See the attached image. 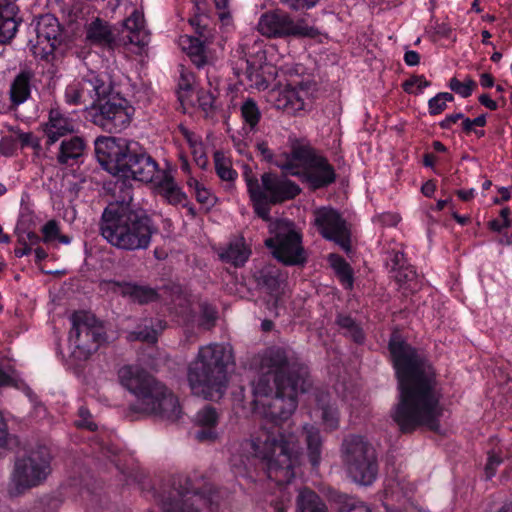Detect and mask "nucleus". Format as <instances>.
Listing matches in <instances>:
<instances>
[{"label": "nucleus", "mask_w": 512, "mask_h": 512, "mask_svg": "<svg viewBox=\"0 0 512 512\" xmlns=\"http://www.w3.org/2000/svg\"><path fill=\"white\" fill-rule=\"evenodd\" d=\"M388 350L398 381L397 403L390 413L392 420L404 434L420 427L438 431L443 408L432 363L396 332L390 336Z\"/></svg>", "instance_id": "obj_1"}, {"label": "nucleus", "mask_w": 512, "mask_h": 512, "mask_svg": "<svg viewBox=\"0 0 512 512\" xmlns=\"http://www.w3.org/2000/svg\"><path fill=\"white\" fill-rule=\"evenodd\" d=\"M241 450L247 462L233 456L231 462L236 476L248 474L251 456L260 462L267 477L278 485L289 484L294 478L300 443L293 432H265L259 437L244 440L241 443Z\"/></svg>", "instance_id": "obj_2"}, {"label": "nucleus", "mask_w": 512, "mask_h": 512, "mask_svg": "<svg viewBox=\"0 0 512 512\" xmlns=\"http://www.w3.org/2000/svg\"><path fill=\"white\" fill-rule=\"evenodd\" d=\"M117 187L123 190L118 200L109 203L99 221L100 235L116 249L132 252L146 250L157 228L144 211L130 208L133 200L131 188L121 182Z\"/></svg>", "instance_id": "obj_3"}, {"label": "nucleus", "mask_w": 512, "mask_h": 512, "mask_svg": "<svg viewBox=\"0 0 512 512\" xmlns=\"http://www.w3.org/2000/svg\"><path fill=\"white\" fill-rule=\"evenodd\" d=\"M95 155L102 166L110 174L117 176L114 189L125 182L132 189L131 181L143 183L156 182L160 170L156 160L138 142L125 138L99 137L95 141Z\"/></svg>", "instance_id": "obj_4"}, {"label": "nucleus", "mask_w": 512, "mask_h": 512, "mask_svg": "<svg viewBox=\"0 0 512 512\" xmlns=\"http://www.w3.org/2000/svg\"><path fill=\"white\" fill-rule=\"evenodd\" d=\"M117 375L120 384L137 398L136 403L130 406L132 412L153 414L171 422L180 418L178 398L141 366L124 365Z\"/></svg>", "instance_id": "obj_5"}, {"label": "nucleus", "mask_w": 512, "mask_h": 512, "mask_svg": "<svg viewBox=\"0 0 512 512\" xmlns=\"http://www.w3.org/2000/svg\"><path fill=\"white\" fill-rule=\"evenodd\" d=\"M232 363L233 351L229 345L211 343L200 347L187 371L192 393L204 399L220 398L227 387V367Z\"/></svg>", "instance_id": "obj_6"}, {"label": "nucleus", "mask_w": 512, "mask_h": 512, "mask_svg": "<svg viewBox=\"0 0 512 512\" xmlns=\"http://www.w3.org/2000/svg\"><path fill=\"white\" fill-rule=\"evenodd\" d=\"M288 147V155L277 162L285 174L300 178L313 190L328 187L336 181L333 165L306 137L290 135Z\"/></svg>", "instance_id": "obj_7"}, {"label": "nucleus", "mask_w": 512, "mask_h": 512, "mask_svg": "<svg viewBox=\"0 0 512 512\" xmlns=\"http://www.w3.org/2000/svg\"><path fill=\"white\" fill-rule=\"evenodd\" d=\"M260 369L257 380L252 382L254 410H257V398L269 397L273 392L272 384L311 382L308 367L291 351L282 347L273 346L266 349L261 357Z\"/></svg>", "instance_id": "obj_8"}, {"label": "nucleus", "mask_w": 512, "mask_h": 512, "mask_svg": "<svg viewBox=\"0 0 512 512\" xmlns=\"http://www.w3.org/2000/svg\"><path fill=\"white\" fill-rule=\"evenodd\" d=\"M341 459L349 476L358 484L370 485L377 476L375 449L360 435H347L341 444Z\"/></svg>", "instance_id": "obj_9"}, {"label": "nucleus", "mask_w": 512, "mask_h": 512, "mask_svg": "<svg viewBox=\"0 0 512 512\" xmlns=\"http://www.w3.org/2000/svg\"><path fill=\"white\" fill-rule=\"evenodd\" d=\"M72 327L69 342L72 354L78 360H86L106 341V332L102 323L94 314L87 311H75L70 316Z\"/></svg>", "instance_id": "obj_10"}, {"label": "nucleus", "mask_w": 512, "mask_h": 512, "mask_svg": "<svg viewBox=\"0 0 512 512\" xmlns=\"http://www.w3.org/2000/svg\"><path fill=\"white\" fill-rule=\"evenodd\" d=\"M133 112V107L125 98L111 95L110 92L88 108V118L108 133H119L130 125Z\"/></svg>", "instance_id": "obj_11"}, {"label": "nucleus", "mask_w": 512, "mask_h": 512, "mask_svg": "<svg viewBox=\"0 0 512 512\" xmlns=\"http://www.w3.org/2000/svg\"><path fill=\"white\" fill-rule=\"evenodd\" d=\"M51 457L46 449L31 451L18 458L12 473V495H20L26 490L43 483L51 472Z\"/></svg>", "instance_id": "obj_12"}, {"label": "nucleus", "mask_w": 512, "mask_h": 512, "mask_svg": "<svg viewBox=\"0 0 512 512\" xmlns=\"http://www.w3.org/2000/svg\"><path fill=\"white\" fill-rule=\"evenodd\" d=\"M163 512H214L209 497L199 493L187 477L173 479L172 489L161 499Z\"/></svg>", "instance_id": "obj_13"}, {"label": "nucleus", "mask_w": 512, "mask_h": 512, "mask_svg": "<svg viewBox=\"0 0 512 512\" xmlns=\"http://www.w3.org/2000/svg\"><path fill=\"white\" fill-rule=\"evenodd\" d=\"M273 392L270 399L262 404V414L274 423L288 420L298 406V394L307 392L312 382H293L288 384H272Z\"/></svg>", "instance_id": "obj_14"}, {"label": "nucleus", "mask_w": 512, "mask_h": 512, "mask_svg": "<svg viewBox=\"0 0 512 512\" xmlns=\"http://www.w3.org/2000/svg\"><path fill=\"white\" fill-rule=\"evenodd\" d=\"M258 31L269 38L289 36L314 38L319 34L318 29L308 25L305 19L294 21L288 13L280 10L263 14L258 22Z\"/></svg>", "instance_id": "obj_15"}, {"label": "nucleus", "mask_w": 512, "mask_h": 512, "mask_svg": "<svg viewBox=\"0 0 512 512\" xmlns=\"http://www.w3.org/2000/svg\"><path fill=\"white\" fill-rule=\"evenodd\" d=\"M314 226L321 236L335 242L344 251L351 249L350 231L346 220L332 207H320L313 212Z\"/></svg>", "instance_id": "obj_16"}, {"label": "nucleus", "mask_w": 512, "mask_h": 512, "mask_svg": "<svg viewBox=\"0 0 512 512\" xmlns=\"http://www.w3.org/2000/svg\"><path fill=\"white\" fill-rule=\"evenodd\" d=\"M111 85L98 75L91 72L80 81L68 85L65 89V100L70 105H84L88 110L100 97L111 92Z\"/></svg>", "instance_id": "obj_17"}, {"label": "nucleus", "mask_w": 512, "mask_h": 512, "mask_svg": "<svg viewBox=\"0 0 512 512\" xmlns=\"http://www.w3.org/2000/svg\"><path fill=\"white\" fill-rule=\"evenodd\" d=\"M302 237L295 230L279 231L272 238L265 240V245L272 250L273 256L285 265H299L306 260Z\"/></svg>", "instance_id": "obj_18"}, {"label": "nucleus", "mask_w": 512, "mask_h": 512, "mask_svg": "<svg viewBox=\"0 0 512 512\" xmlns=\"http://www.w3.org/2000/svg\"><path fill=\"white\" fill-rule=\"evenodd\" d=\"M34 31L37 42L33 45L35 55H47L54 51L61 35V28L58 19L52 14H44L37 18Z\"/></svg>", "instance_id": "obj_19"}, {"label": "nucleus", "mask_w": 512, "mask_h": 512, "mask_svg": "<svg viewBox=\"0 0 512 512\" xmlns=\"http://www.w3.org/2000/svg\"><path fill=\"white\" fill-rule=\"evenodd\" d=\"M260 186L272 204L294 199L301 192L295 182L270 172L261 176Z\"/></svg>", "instance_id": "obj_20"}, {"label": "nucleus", "mask_w": 512, "mask_h": 512, "mask_svg": "<svg viewBox=\"0 0 512 512\" xmlns=\"http://www.w3.org/2000/svg\"><path fill=\"white\" fill-rule=\"evenodd\" d=\"M36 73L30 67L21 68L13 80L9 88V99L12 105L19 106L26 102L30 97L33 89H36Z\"/></svg>", "instance_id": "obj_21"}, {"label": "nucleus", "mask_w": 512, "mask_h": 512, "mask_svg": "<svg viewBox=\"0 0 512 512\" xmlns=\"http://www.w3.org/2000/svg\"><path fill=\"white\" fill-rule=\"evenodd\" d=\"M74 131L75 124L71 118L66 116L59 108L50 109L48 121L44 124L47 147Z\"/></svg>", "instance_id": "obj_22"}, {"label": "nucleus", "mask_w": 512, "mask_h": 512, "mask_svg": "<svg viewBox=\"0 0 512 512\" xmlns=\"http://www.w3.org/2000/svg\"><path fill=\"white\" fill-rule=\"evenodd\" d=\"M194 438L199 442H213L218 438L217 425L219 414L212 406H205L195 416Z\"/></svg>", "instance_id": "obj_23"}, {"label": "nucleus", "mask_w": 512, "mask_h": 512, "mask_svg": "<svg viewBox=\"0 0 512 512\" xmlns=\"http://www.w3.org/2000/svg\"><path fill=\"white\" fill-rule=\"evenodd\" d=\"M254 278L258 287L268 293L275 302L282 293L283 275L279 268L273 265H265L255 272Z\"/></svg>", "instance_id": "obj_24"}, {"label": "nucleus", "mask_w": 512, "mask_h": 512, "mask_svg": "<svg viewBox=\"0 0 512 512\" xmlns=\"http://www.w3.org/2000/svg\"><path fill=\"white\" fill-rule=\"evenodd\" d=\"M244 178L255 213L263 220H269L270 205L273 204L267 198L265 192L262 191L258 179L252 174L250 169L246 168Z\"/></svg>", "instance_id": "obj_25"}, {"label": "nucleus", "mask_w": 512, "mask_h": 512, "mask_svg": "<svg viewBox=\"0 0 512 512\" xmlns=\"http://www.w3.org/2000/svg\"><path fill=\"white\" fill-rule=\"evenodd\" d=\"M116 286L121 296L128 298L131 302L139 305H146L159 300L160 295L157 289L148 285H141L136 282H117Z\"/></svg>", "instance_id": "obj_26"}, {"label": "nucleus", "mask_w": 512, "mask_h": 512, "mask_svg": "<svg viewBox=\"0 0 512 512\" xmlns=\"http://www.w3.org/2000/svg\"><path fill=\"white\" fill-rule=\"evenodd\" d=\"M303 94H306V91L302 87L298 89L287 85L276 93L273 100L274 106L278 110H283L289 114L303 110L305 105Z\"/></svg>", "instance_id": "obj_27"}, {"label": "nucleus", "mask_w": 512, "mask_h": 512, "mask_svg": "<svg viewBox=\"0 0 512 512\" xmlns=\"http://www.w3.org/2000/svg\"><path fill=\"white\" fill-rule=\"evenodd\" d=\"M85 149L86 142L82 137L65 138L59 145L56 155L57 162L60 165L71 166L83 156Z\"/></svg>", "instance_id": "obj_28"}, {"label": "nucleus", "mask_w": 512, "mask_h": 512, "mask_svg": "<svg viewBox=\"0 0 512 512\" xmlns=\"http://www.w3.org/2000/svg\"><path fill=\"white\" fill-rule=\"evenodd\" d=\"M86 40L92 45L108 48L115 44V36L110 25L100 18L86 25Z\"/></svg>", "instance_id": "obj_29"}, {"label": "nucleus", "mask_w": 512, "mask_h": 512, "mask_svg": "<svg viewBox=\"0 0 512 512\" xmlns=\"http://www.w3.org/2000/svg\"><path fill=\"white\" fill-rule=\"evenodd\" d=\"M245 71L242 73L250 86H253L259 90L266 89L269 86L270 81L273 79L274 67L269 64L256 65L249 60L244 61Z\"/></svg>", "instance_id": "obj_30"}, {"label": "nucleus", "mask_w": 512, "mask_h": 512, "mask_svg": "<svg viewBox=\"0 0 512 512\" xmlns=\"http://www.w3.org/2000/svg\"><path fill=\"white\" fill-rule=\"evenodd\" d=\"M318 410L321 411V420L326 431H334L338 429L340 415L337 406L331 401L328 393L320 392L316 396Z\"/></svg>", "instance_id": "obj_31"}, {"label": "nucleus", "mask_w": 512, "mask_h": 512, "mask_svg": "<svg viewBox=\"0 0 512 512\" xmlns=\"http://www.w3.org/2000/svg\"><path fill=\"white\" fill-rule=\"evenodd\" d=\"M180 44L197 69L209 64L205 43L200 38L185 35L180 38Z\"/></svg>", "instance_id": "obj_32"}, {"label": "nucleus", "mask_w": 512, "mask_h": 512, "mask_svg": "<svg viewBox=\"0 0 512 512\" xmlns=\"http://www.w3.org/2000/svg\"><path fill=\"white\" fill-rule=\"evenodd\" d=\"M165 326L166 323L161 319H145L136 330L127 334V339L153 344L157 342L158 336L165 329Z\"/></svg>", "instance_id": "obj_33"}, {"label": "nucleus", "mask_w": 512, "mask_h": 512, "mask_svg": "<svg viewBox=\"0 0 512 512\" xmlns=\"http://www.w3.org/2000/svg\"><path fill=\"white\" fill-rule=\"evenodd\" d=\"M250 254L251 250L246 246L244 238L239 237L231 240L227 247L219 253V257L226 263L241 267L246 263Z\"/></svg>", "instance_id": "obj_34"}, {"label": "nucleus", "mask_w": 512, "mask_h": 512, "mask_svg": "<svg viewBox=\"0 0 512 512\" xmlns=\"http://www.w3.org/2000/svg\"><path fill=\"white\" fill-rule=\"evenodd\" d=\"M302 431L305 436L309 461L316 468L321 462L322 438L320 430L314 425L305 424Z\"/></svg>", "instance_id": "obj_35"}, {"label": "nucleus", "mask_w": 512, "mask_h": 512, "mask_svg": "<svg viewBox=\"0 0 512 512\" xmlns=\"http://www.w3.org/2000/svg\"><path fill=\"white\" fill-rule=\"evenodd\" d=\"M297 512H328L325 502L309 488L299 491L296 500Z\"/></svg>", "instance_id": "obj_36"}, {"label": "nucleus", "mask_w": 512, "mask_h": 512, "mask_svg": "<svg viewBox=\"0 0 512 512\" xmlns=\"http://www.w3.org/2000/svg\"><path fill=\"white\" fill-rule=\"evenodd\" d=\"M159 193L172 205H178L186 200V195L176 185L173 178L164 174L156 179Z\"/></svg>", "instance_id": "obj_37"}, {"label": "nucleus", "mask_w": 512, "mask_h": 512, "mask_svg": "<svg viewBox=\"0 0 512 512\" xmlns=\"http://www.w3.org/2000/svg\"><path fill=\"white\" fill-rule=\"evenodd\" d=\"M335 323L342 331L345 337L350 338L357 344H362L365 341V333L361 325L347 314H338Z\"/></svg>", "instance_id": "obj_38"}, {"label": "nucleus", "mask_w": 512, "mask_h": 512, "mask_svg": "<svg viewBox=\"0 0 512 512\" xmlns=\"http://www.w3.org/2000/svg\"><path fill=\"white\" fill-rule=\"evenodd\" d=\"M328 260L342 286L352 289L354 276L350 264L338 254H330Z\"/></svg>", "instance_id": "obj_39"}, {"label": "nucleus", "mask_w": 512, "mask_h": 512, "mask_svg": "<svg viewBox=\"0 0 512 512\" xmlns=\"http://www.w3.org/2000/svg\"><path fill=\"white\" fill-rule=\"evenodd\" d=\"M241 119L250 132L257 131L262 113L256 101L252 98L245 99L240 105Z\"/></svg>", "instance_id": "obj_40"}, {"label": "nucleus", "mask_w": 512, "mask_h": 512, "mask_svg": "<svg viewBox=\"0 0 512 512\" xmlns=\"http://www.w3.org/2000/svg\"><path fill=\"white\" fill-rule=\"evenodd\" d=\"M215 171L218 177L227 182H233L237 178V172L232 168V162L223 152L214 153Z\"/></svg>", "instance_id": "obj_41"}, {"label": "nucleus", "mask_w": 512, "mask_h": 512, "mask_svg": "<svg viewBox=\"0 0 512 512\" xmlns=\"http://www.w3.org/2000/svg\"><path fill=\"white\" fill-rule=\"evenodd\" d=\"M337 512H372L369 506L358 498L344 495L341 497Z\"/></svg>", "instance_id": "obj_42"}, {"label": "nucleus", "mask_w": 512, "mask_h": 512, "mask_svg": "<svg viewBox=\"0 0 512 512\" xmlns=\"http://www.w3.org/2000/svg\"><path fill=\"white\" fill-rule=\"evenodd\" d=\"M453 100L454 96L449 92L438 93L428 101L430 115L435 116L441 114L447 108V103Z\"/></svg>", "instance_id": "obj_43"}, {"label": "nucleus", "mask_w": 512, "mask_h": 512, "mask_svg": "<svg viewBox=\"0 0 512 512\" xmlns=\"http://www.w3.org/2000/svg\"><path fill=\"white\" fill-rule=\"evenodd\" d=\"M143 25V16L136 10L124 21L125 28L132 33V36L129 37L131 43L140 44V41H136L135 37L143 29Z\"/></svg>", "instance_id": "obj_44"}, {"label": "nucleus", "mask_w": 512, "mask_h": 512, "mask_svg": "<svg viewBox=\"0 0 512 512\" xmlns=\"http://www.w3.org/2000/svg\"><path fill=\"white\" fill-rule=\"evenodd\" d=\"M475 87L476 82L471 78H468L465 82H461L456 77H453L449 81V88L463 98L469 97Z\"/></svg>", "instance_id": "obj_45"}, {"label": "nucleus", "mask_w": 512, "mask_h": 512, "mask_svg": "<svg viewBox=\"0 0 512 512\" xmlns=\"http://www.w3.org/2000/svg\"><path fill=\"white\" fill-rule=\"evenodd\" d=\"M77 417L74 422L77 428L87 429L89 431L97 430V424L93 421L90 411L85 406L79 407Z\"/></svg>", "instance_id": "obj_46"}, {"label": "nucleus", "mask_w": 512, "mask_h": 512, "mask_svg": "<svg viewBox=\"0 0 512 512\" xmlns=\"http://www.w3.org/2000/svg\"><path fill=\"white\" fill-rule=\"evenodd\" d=\"M257 151L262 156L263 160L267 161L268 163L274 164L279 168V165L277 164L278 161L282 160V158L286 155H288L289 152H283L279 155H274L271 149L268 146V143L266 141H260L256 144Z\"/></svg>", "instance_id": "obj_47"}, {"label": "nucleus", "mask_w": 512, "mask_h": 512, "mask_svg": "<svg viewBox=\"0 0 512 512\" xmlns=\"http://www.w3.org/2000/svg\"><path fill=\"white\" fill-rule=\"evenodd\" d=\"M430 85V81L426 80L423 75H413L403 82L402 88L406 93L412 94L414 93V86H417L419 92H421L424 88L429 87Z\"/></svg>", "instance_id": "obj_48"}, {"label": "nucleus", "mask_w": 512, "mask_h": 512, "mask_svg": "<svg viewBox=\"0 0 512 512\" xmlns=\"http://www.w3.org/2000/svg\"><path fill=\"white\" fill-rule=\"evenodd\" d=\"M503 462V457L500 453L491 451L488 452L487 462L484 467L486 479H491L497 471L499 465Z\"/></svg>", "instance_id": "obj_49"}, {"label": "nucleus", "mask_w": 512, "mask_h": 512, "mask_svg": "<svg viewBox=\"0 0 512 512\" xmlns=\"http://www.w3.org/2000/svg\"><path fill=\"white\" fill-rule=\"evenodd\" d=\"M393 277L397 283L404 285L416 279V271L412 266L402 265L399 269L394 271Z\"/></svg>", "instance_id": "obj_50"}, {"label": "nucleus", "mask_w": 512, "mask_h": 512, "mask_svg": "<svg viewBox=\"0 0 512 512\" xmlns=\"http://www.w3.org/2000/svg\"><path fill=\"white\" fill-rule=\"evenodd\" d=\"M197 102L199 108L208 114L214 109L215 96L209 91L200 90L197 93Z\"/></svg>", "instance_id": "obj_51"}, {"label": "nucleus", "mask_w": 512, "mask_h": 512, "mask_svg": "<svg viewBox=\"0 0 512 512\" xmlns=\"http://www.w3.org/2000/svg\"><path fill=\"white\" fill-rule=\"evenodd\" d=\"M18 235V243L21 245H27L32 249L33 246L38 245L42 238L33 231H20V228H16Z\"/></svg>", "instance_id": "obj_52"}, {"label": "nucleus", "mask_w": 512, "mask_h": 512, "mask_svg": "<svg viewBox=\"0 0 512 512\" xmlns=\"http://www.w3.org/2000/svg\"><path fill=\"white\" fill-rule=\"evenodd\" d=\"M282 4L294 11L308 10L317 5L320 0H280Z\"/></svg>", "instance_id": "obj_53"}, {"label": "nucleus", "mask_w": 512, "mask_h": 512, "mask_svg": "<svg viewBox=\"0 0 512 512\" xmlns=\"http://www.w3.org/2000/svg\"><path fill=\"white\" fill-rule=\"evenodd\" d=\"M41 231L43 234L42 241L44 242H51L55 240L58 237V234L60 233L59 225L55 220L48 221L42 227Z\"/></svg>", "instance_id": "obj_54"}, {"label": "nucleus", "mask_w": 512, "mask_h": 512, "mask_svg": "<svg viewBox=\"0 0 512 512\" xmlns=\"http://www.w3.org/2000/svg\"><path fill=\"white\" fill-rule=\"evenodd\" d=\"M374 221L381 224L382 226H396L400 221V216L396 213L385 212L377 215Z\"/></svg>", "instance_id": "obj_55"}, {"label": "nucleus", "mask_w": 512, "mask_h": 512, "mask_svg": "<svg viewBox=\"0 0 512 512\" xmlns=\"http://www.w3.org/2000/svg\"><path fill=\"white\" fill-rule=\"evenodd\" d=\"M22 147H32L34 149H40V141L32 133L21 132L17 136Z\"/></svg>", "instance_id": "obj_56"}, {"label": "nucleus", "mask_w": 512, "mask_h": 512, "mask_svg": "<svg viewBox=\"0 0 512 512\" xmlns=\"http://www.w3.org/2000/svg\"><path fill=\"white\" fill-rule=\"evenodd\" d=\"M402 265H405L404 253L401 251H393L387 261V266L391 268V271L399 269Z\"/></svg>", "instance_id": "obj_57"}, {"label": "nucleus", "mask_w": 512, "mask_h": 512, "mask_svg": "<svg viewBox=\"0 0 512 512\" xmlns=\"http://www.w3.org/2000/svg\"><path fill=\"white\" fill-rule=\"evenodd\" d=\"M195 182V194H196V200L201 204H211L212 196L210 192L202 187L196 180Z\"/></svg>", "instance_id": "obj_58"}, {"label": "nucleus", "mask_w": 512, "mask_h": 512, "mask_svg": "<svg viewBox=\"0 0 512 512\" xmlns=\"http://www.w3.org/2000/svg\"><path fill=\"white\" fill-rule=\"evenodd\" d=\"M3 387H18V380L14 377L13 373L10 374L0 368V388Z\"/></svg>", "instance_id": "obj_59"}, {"label": "nucleus", "mask_w": 512, "mask_h": 512, "mask_svg": "<svg viewBox=\"0 0 512 512\" xmlns=\"http://www.w3.org/2000/svg\"><path fill=\"white\" fill-rule=\"evenodd\" d=\"M464 118L465 116L463 113L451 114L446 116L445 119H443L439 125L442 129H450L454 123H456L458 120L463 121Z\"/></svg>", "instance_id": "obj_60"}, {"label": "nucleus", "mask_w": 512, "mask_h": 512, "mask_svg": "<svg viewBox=\"0 0 512 512\" xmlns=\"http://www.w3.org/2000/svg\"><path fill=\"white\" fill-rule=\"evenodd\" d=\"M511 226L510 220H501L500 218L489 221V228L495 232H501L503 229Z\"/></svg>", "instance_id": "obj_61"}, {"label": "nucleus", "mask_w": 512, "mask_h": 512, "mask_svg": "<svg viewBox=\"0 0 512 512\" xmlns=\"http://www.w3.org/2000/svg\"><path fill=\"white\" fill-rule=\"evenodd\" d=\"M461 126H462V130L466 133V134H469L471 133L472 131L475 132V134L478 136V137H483L485 135V132L484 130H474L473 128L475 127V125L473 124L472 120L468 117H465L461 123Z\"/></svg>", "instance_id": "obj_62"}, {"label": "nucleus", "mask_w": 512, "mask_h": 512, "mask_svg": "<svg viewBox=\"0 0 512 512\" xmlns=\"http://www.w3.org/2000/svg\"><path fill=\"white\" fill-rule=\"evenodd\" d=\"M404 61L408 66H416L420 63V55L414 50L406 51L404 54Z\"/></svg>", "instance_id": "obj_63"}, {"label": "nucleus", "mask_w": 512, "mask_h": 512, "mask_svg": "<svg viewBox=\"0 0 512 512\" xmlns=\"http://www.w3.org/2000/svg\"><path fill=\"white\" fill-rule=\"evenodd\" d=\"M14 151V143L12 139L3 138L0 142V152L4 155H11Z\"/></svg>", "instance_id": "obj_64"}]
</instances>
